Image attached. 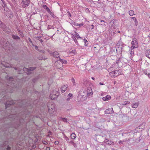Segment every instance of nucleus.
<instances>
[{
    "mask_svg": "<svg viewBox=\"0 0 150 150\" xmlns=\"http://www.w3.org/2000/svg\"><path fill=\"white\" fill-rule=\"evenodd\" d=\"M120 70H115L114 71H112V72H113V74H114V76L115 77H116L118 75H119V72L120 71Z\"/></svg>",
    "mask_w": 150,
    "mask_h": 150,
    "instance_id": "nucleus-20",
    "label": "nucleus"
},
{
    "mask_svg": "<svg viewBox=\"0 0 150 150\" xmlns=\"http://www.w3.org/2000/svg\"><path fill=\"white\" fill-rule=\"evenodd\" d=\"M1 0L2 1L3 4L4 5V6H3L4 7H4H5V5L6 4L5 2V1H4L3 0Z\"/></svg>",
    "mask_w": 150,
    "mask_h": 150,
    "instance_id": "nucleus-39",
    "label": "nucleus"
},
{
    "mask_svg": "<svg viewBox=\"0 0 150 150\" xmlns=\"http://www.w3.org/2000/svg\"><path fill=\"white\" fill-rule=\"evenodd\" d=\"M23 71L27 73V74H30L31 72L30 71H29V69L26 68H23Z\"/></svg>",
    "mask_w": 150,
    "mask_h": 150,
    "instance_id": "nucleus-19",
    "label": "nucleus"
},
{
    "mask_svg": "<svg viewBox=\"0 0 150 150\" xmlns=\"http://www.w3.org/2000/svg\"><path fill=\"white\" fill-rule=\"evenodd\" d=\"M147 76L149 78H150V73L148 74Z\"/></svg>",
    "mask_w": 150,
    "mask_h": 150,
    "instance_id": "nucleus-59",
    "label": "nucleus"
},
{
    "mask_svg": "<svg viewBox=\"0 0 150 150\" xmlns=\"http://www.w3.org/2000/svg\"><path fill=\"white\" fill-rule=\"evenodd\" d=\"M113 112V111L112 108H109L106 110L105 112V114H110V113H112Z\"/></svg>",
    "mask_w": 150,
    "mask_h": 150,
    "instance_id": "nucleus-11",
    "label": "nucleus"
},
{
    "mask_svg": "<svg viewBox=\"0 0 150 150\" xmlns=\"http://www.w3.org/2000/svg\"><path fill=\"white\" fill-rule=\"evenodd\" d=\"M54 26H50V25H48V28H47V29H50L51 28H52L53 29H54Z\"/></svg>",
    "mask_w": 150,
    "mask_h": 150,
    "instance_id": "nucleus-33",
    "label": "nucleus"
},
{
    "mask_svg": "<svg viewBox=\"0 0 150 150\" xmlns=\"http://www.w3.org/2000/svg\"><path fill=\"white\" fill-rule=\"evenodd\" d=\"M109 33H110V35H111V37L113 36L115 33L114 32V31L112 32V31H109Z\"/></svg>",
    "mask_w": 150,
    "mask_h": 150,
    "instance_id": "nucleus-29",
    "label": "nucleus"
},
{
    "mask_svg": "<svg viewBox=\"0 0 150 150\" xmlns=\"http://www.w3.org/2000/svg\"><path fill=\"white\" fill-rule=\"evenodd\" d=\"M67 13H68V15H67L69 17H71V15L70 14V12H69V11H68V12H67Z\"/></svg>",
    "mask_w": 150,
    "mask_h": 150,
    "instance_id": "nucleus-44",
    "label": "nucleus"
},
{
    "mask_svg": "<svg viewBox=\"0 0 150 150\" xmlns=\"http://www.w3.org/2000/svg\"><path fill=\"white\" fill-rule=\"evenodd\" d=\"M46 150H50V147H47L46 148Z\"/></svg>",
    "mask_w": 150,
    "mask_h": 150,
    "instance_id": "nucleus-55",
    "label": "nucleus"
},
{
    "mask_svg": "<svg viewBox=\"0 0 150 150\" xmlns=\"http://www.w3.org/2000/svg\"><path fill=\"white\" fill-rule=\"evenodd\" d=\"M68 143H70L72 144V145L74 146V147H76V143L74 142L72 140H70V141H68Z\"/></svg>",
    "mask_w": 150,
    "mask_h": 150,
    "instance_id": "nucleus-27",
    "label": "nucleus"
},
{
    "mask_svg": "<svg viewBox=\"0 0 150 150\" xmlns=\"http://www.w3.org/2000/svg\"><path fill=\"white\" fill-rule=\"evenodd\" d=\"M76 137V135L74 133H72L71 135V138L73 139H75Z\"/></svg>",
    "mask_w": 150,
    "mask_h": 150,
    "instance_id": "nucleus-25",
    "label": "nucleus"
},
{
    "mask_svg": "<svg viewBox=\"0 0 150 150\" xmlns=\"http://www.w3.org/2000/svg\"><path fill=\"white\" fill-rule=\"evenodd\" d=\"M11 150V147L9 146H7V147L6 148V150Z\"/></svg>",
    "mask_w": 150,
    "mask_h": 150,
    "instance_id": "nucleus-47",
    "label": "nucleus"
},
{
    "mask_svg": "<svg viewBox=\"0 0 150 150\" xmlns=\"http://www.w3.org/2000/svg\"><path fill=\"white\" fill-rule=\"evenodd\" d=\"M129 101H126L124 102L122 104L123 105H126L127 104H129Z\"/></svg>",
    "mask_w": 150,
    "mask_h": 150,
    "instance_id": "nucleus-36",
    "label": "nucleus"
},
{
    "mask_svg": "<svg viewBox=\"0 0 150 150\" xmlns=\"http://www.w3.org/2000/svg\"><path fill=\"white\" fill-rule=\"evenodd\" d=\"M17 103V105H14V107L16 106L20 108H24V109L25 111H22L20 113L17 117H16V115H11L9 116V117L11 120H16L17 124L18 127L19 126L20 124H21L22 122L24 121V119L28 116V115H29V112H28V110H27V107L29 104H28L27 102H26V100H23L20 101L19 102L14 101L11 100V99H9L7 100L5 103V107L6 108L10 107V106L16 103Z\"/></svg>",
    "mask_w": 150,
    "mask_h": 150,
    "instance_id": "nucleus-1",
    "label": "nucleus"
},
{
    "mask_svg": "<svg viewBox=\"0 0 150 150\" xmlns=\"http://www.w3.org/2000/svg\"><path fill=\"white\" fill-rule=\"evenodd\" d=\"M84 43H85V46H87L88 45V42L87 40L85 39H84Z\"/></svg>",
    "mask_w": 150,
    "mask_h": 150,
    "instance_id": "nucleus-30",
    "label": "nucleus"
},
{
    "mask_svg": "<svg viewBox=\"0 0 150 150\" xmlns=\"http://www.w3.org/2000/svg\"><path fill=\"white\" fill-rule=\"evenodd\" d=\"M70 52H73V53H74V52H75V51L74 50H70Z\"/></svg>",
    "mask_w": 150,
    "mask_h": 150,
    "instance_id": "nucleus-54",
    "label": "nucleus"
},
{
    "mask_svg": "<svg viewBox=\"0 0 150 150\" xmlns=\"http://www.w3.org/2000/svg\"><path fill=\"white\" fill-rule=\"evenodd\" d=\"M99 84L100 85H105V84L104 83H102L101 82H100L99 83Z\"/></svg>",
    "mask_w": 150,
    "mask_h": 150,
    "instance_id": "nucleus-56",
    "label": "nucleus"
},
{
    "mask_svg": "<svg viewBox=\"0 0 150 150\" xmlns=\"http://www.w3.org/2000/svg\"><path fill=\"white\" fill-rule=\"evenodd\" d=\"M38 59L40 60H42V59H43V60H45V59H45V58L44 57H40V56H39L38 57Z\"/></svg>",
    "mask_w": 150,
    "mask_h": 150,
    "instance_id": "nucleus-35",
    "label": "nucleus"
},
{
    "mask_svg": "<svg viewBox=\"0 0 150 150\" xmlns=\"http://www.w3.org/2000/svg\"><path fill=\"white\" fill-rule=\"evenodd\" d=\"M145 56L148 58H150V49H147L145 52Z\"/></svg>",
    "mask_w": 150,
    "mask_h": 150,
    "instance_id": "nucleus-18",
    "label": "nucleus"
},
{
    "mask_svg": "<svg viewBox=\"0 0 150 150\" xmlns=\"http://www.w3.org/2000/svg\"><path fill=\"white\" fill-rule=\"evenodd\" d=\"M131 18L133 20V21H134V22L136 23V22L137 23V20L136 18L134 17H132Z\"/></svg>",
    "mask_w": 150,
    "mask_h": 150,
    "instance_id": "nucleus-37",
    "label": "nucleus"
},
{
    "mask_svg": "<svg viewBox=\"0 0 150 150\" xmlns=\"http://www.w3.org/2000/svg\"><path fill=\"white\" fill-rule=\"evenodd\" d=\"M28 40H29V42H31V43H32V40H31V39H30V38H28Z\"/></svg>",
    "mask_w": 150,
    "mask_h": 150,
    "instance_id": "nucleus-57",
    "label": "nucleus"
},
{
    "mask_svg": "<svg viewBox=\"0 0 150 150\" xmlns=\"http://www.w3.org/2000/svg\"><path fill=\"white\" fill-rule=\"evenodd\" d=\"M50 56H53L54 57L58 58L59 57V55L58 52L57 51L53 52L52 51L50 52Z\"/></svg>",
    "mask_w": 150,
    "mask_h": 150,
    "instance_id": "nucleus-8",
    "label": "nucleus"
},
{
    "mask_svg": "<svg viewBox=\"0 0 150 150\" xmlns=\"http://www.w3.org/2000/svg\"><path fill=\"white\" fill-rule=\"evenodd\" d=\"M17 30L18 31V32H21V30L18 29V28H17Z\"/></svg>",
    "mask_w": 150,
    "mask_h": 150,
    "instance_id": "nucleus-60",
    "label": "nucleus"
},
{
    "mask_svg": "<svg viewBox=\"0 0 150 150\" xmlns=\"http://www.w3.org/2000/svg\"><path fill=\"white\" fill-rule=\"evenodd\" d=\"M47 107L48 109V112L51 116H55L56 115V108L55 105L53 103L48 104Z\"/></svg>",
    "mask_w": 150,
    "mask_h": 150,
    "instance_id": "nucleus-3",
    "label": "nucleus"
},
{
    "mask_svg": "<svg viewBox=\"0 0 150 150\" xmlns=\"http://www.w3.org/2000/svg\"><path fill=\"white\" fill-rule=\"evenodd\" d=\"M0 27L6 33H9L11 31V30L9 28L7 27L6 25L0 21Z\"/></svg>",
    "mask_w": 150,
    "mask_h": 150,
    "instance_id": "nucleus-5",
    "label": "nucleus"
},
{
    "mask_svg": "<svg viewBox=\"0 0 150 150\" xmlns=\"http://www.w3.org/2000/svg\"><path fill=\"white\" fill-rule=\"evenodd\" d=\"M35 48L36 50H38V47L37 46H35Z\"/></svg>",
    "mask_w": 150,
    "mask_h": 150,
    "instance_id": "nucleus-58",
    "label": "nucleus"
},
{
    "mask_svg": "<svg viewBox=\"0 0 150 150\" xmlns=\"http://www.w3.org/2000/svg\"><path fill=\"white\" fill-rule=\"evenodd\" d=\"M60 119H61L60 120H62L64 122H67V120L66 118L61 117Z\"/></svg>",
    "mask_w": 150,
    "mask_h": 150,
    "instance_id": "nucleus-28",
    "label": "nucleus"
},
{
    "mask_svg": "<svg viewBox=\"0 0 150 150\" xmlns=\"http://www.w3.org/2000/svg\"><path fill=\"white\" fill-rule=\"evenodd\" d=\"M132 46L131 48H137L138 47V43L137 40L135 38H134L131 42Z\"/></svg>",
    "mask_w": 150,
    "mask_h": 150,
    "instance_id": "nucleus-7",
    "label": "nucleus"
},
{
    "mask_svg": "<svg viewBox=\"0 0 150 150\" xmlns=\"http://www.w3.org/2000/svg\"><path fill=\"white\" fill-rule=\"evenodd\" d=\"M83 25V24L82 23H81L79 24H78V26H79L80 27L82 26Z\"/></svg>",
    "mask_w": 150,
    "mask_h": 150,
    "instance_id": "nucleus-49",
    "label": "nucleus"
},
{
    "mask_svg": "<svg viewBox=\"0 0 150 150\" xmlns=\"http://www.w3.org/2000/svg\"><path fill=\"white\" fill-rule=\"evenodd\" d=\"M68 97H70V98H71V97L72 98V94L71 93H69L68 96Z\"/></svg>",
    "mask_w": 150,
    "mask_h": 150,
    "instance_id": "nucleus-43",
    "label": "nucleus"
},
{
    "mask_svg": "<svg viewBox=\"0 0 150 150\" xmlns=\"http://www.w3.org/2000/svg\"><path fill=\"white\" fill-rule=\"evenodd\" d=\"M94 26L93 25H90L88 27V28L87 30L89 31H91L92 29H93L94 28Z\"/></svg>",
    "mask_w": 150,
    "mask_h": 150,
    "instance_id": "nucleus-24",
    "label": "nucleus"
},
{
    "mask_svg": "<svg viewBox=\"0 0 150 150\" xmlns=\"http://www.w3.org/2000/svg\"><path fill=\"white\" fill-rule=\"evenodd\" d=\"M61 61V65H60V66L61 67H60V68H61V69L62 70L63 69V68H62V67H63V64H66L67 63V61L65 60H64V59H61V60H60Z\"/></svg>",
    "mask_w": 150,
    "mask_h": 150,
    "instance_id": "nucleus-12",
    "label": "nucleus"
},
{
    "mask_svg": "<svg viewBox=\"0 0 150 150\" xmlns=\"http://www.w3.org/2000/svg\"><path fill=\"white\" fill-rule=\"evenodd\" d=\"M42 142L45 145H47V142L45 141H43Z\"/></svg>",
    "mask_w": 150,
    "mask_h": 150,
    "instance_id": "nucleus-46",
    "label": "nucleus"
},
{
    "mask_svg": "<svg viewBox=\"0 0 150 150\" xmlns=\"http://www.w3.org/2000/svg\"><path fill=\"white\" fill-rule=\"evenodd\" d=\"M129 13L130 16H132L134 14V12L132 10H130L129 12Z\"/></svg>",
    "mask_w": 150,
    "mask_h": 150,
    "instance_id": "nucleus-26",
    "label": "nucleus"
},
{
    "mask_svg": "<svg viewBox=\"0 0 150 150\" xmlns=\"http://www.w3.org/2000/svg\"><path fill=\"white\" fill-rule=\"evenodd\" d=\"M8 143V142L5 141V142L4 144V146H6Z\"/></svg>",
    "mask_w": 150,
    "mask_h": 150,
    "instance_id": "nucleus-51",
    "label": "nucleus"
},
{
    "mask_svg": "<svg viewBox=\"0 0 150 150\" xmlns=\"http://www.w3.org/2000/svg\"><path fill=\"white\" fill-rule=\"evenodd\" d=\"M7 83L6 86L5 91L12 93L15 90V85L14 84L13 79L11 77H10L8 79H6Z\"/></svg>",
    "mask_w": 150,
    "mask_h": 150,
    "instance_id": "nucleus-2",
    "label": "nucleus"
},
{
    "mask_svg": "<svg viewBox=\"0 0 150 150\" xmlns=\"http://www.w3.org/2000/svg\"><path fill=\"white\" fill-rule=\"evenodd\" d=\"M139 105V104L137 103H134L132 104V107L133 108H136Z\"/></svg>",
    "mask_w": 150,
    "mask_h": 150,
    "instance_id": "nucleus-22",
    "label": "nucleus"
},
{
    "mask_svg": "<svg viewBox=\"0 0 150 150\" xmlns=\"http://www.w3.org/2000/svg\"><path fill=\"white\" fill-rule=\"evenodd\" d=\"M42 7L47 11L52 16L53 14L51 11L50 9L46 5H42Z\"/></svg>",
    "mask_w": 150,
    "mask_h": 150,
    "instance_id": "nucleus-9",
    "label": "nucleus"
},
{
    "mask_svg": "<svg viewBox=\"0 0 150 150\" xmlns=\"http://www.w3.org/2000/svg\"><path fill=\"white\" fill-rule=\"evenodd\" d=\"M127 141V139H125V141Z\"/></svg>",
    "mask_w": 150,
    "mask_h": 150,
    "instance_id": "nucleus-64",
    "label": "nucleus"
},
{
    "mask_svg": "<svg viewBox=\"0 0 150 150\" xmlns=\"http://www.w3.org/2000/svg\"><path fill=\"white\" fill-rule=\"evenodd\" d=\"M70 97H68V98H67L66 100L67 101H69V100H70Z\"/></svg>",
    "mask_w": 150,
    "mask_h": 150,
    "instance_id": "nucleus-53",
    "label": "nucleus"
},
{
    "mask_svg": "<svg viewBox=\"0 0 150 150\" xmlns=\"http://www.w3.org/2000/svg\"><path fill=\"white\" fill-rule=\"evenodd\" d=\"M146 123L145 122H143L142 124L140 125L138 127L136 128L137 129H144L145 128Z\"/></svg>",
    "mask_w": 150,
    "mask_h": 150,
    "instance_id": "nucleus-13",
    "label": "nucleus"
},
{
    "mask_svg": "<svg viewBox=\"0 0 150 150\" xmlns=\"http://www.w3.org/2000/svg\"><path fill=\"white\" fill-rule=\"evenodd\" d=\"M72 24L73 25V27H74V26H78V23L75 22H73L72 23Z\"/></svg>",
    "mask_w": 150,
    "mask_h": 150,
    "instance_id": "nucleus-32",
    "label": "nucleus"
},
{
    "mask_svg": "<svg viewBox=\"0 0 150 150\" xmlns=\"http://www.w3.org/2000/svg\"><path fill=\"white\" fill-rule=\"evenodd\" d=\"M65 139L68 142V141H70V140H72L70 139H69L67 137V136H65Z\"/></svg>",
    "mask_w": 150,
    "mask_h": 150,
    "instance_id": "nucleus-34",
    "label": "nucleus"
},
{
    "mask_svg": "<svg viewBox=\"0 0 150 150\" xmlns=\"http://www.w3.org/2000/svg\"><path fill=\"white\" fill-rule=\"evenodd\" d=\"M7 44V42L6 40L3 39L1 40V44L2 45V46L4 47H5L6 46V44Z\"/></svg>",
    "mask_w": 150,
    "mask_h": 150,
    "instance_id": "nucleus-16",
    "label": "nucleus"
},
{
    "mask_svg": "<svg viewBox=\"0 0 150 150\" xmlns=\"http://www.w3.org/2000/svg\"><path fill=\"white\" fill-rule=\"evenodd\" d=\"M134 48H131V47H130V49L131 50H130V54L131 55V56H130V58H132V54L133 55L134 54Z\"/></svg>",
    "mask_w": 150,
    "mask_h": 150,
    "instance_id": "nucleus-23",
    "label": "nucleus"
},
{
    "mask_svg": "<svg viewBox=\"0 0 150 150\" xmlns=\"http://www.w3.org/2000/svg\"><path fill=\"white\" fill-rule=\"evenodd\" d=\"M14 69L16 70H18V68H16V67H14Z\"/></svg>",
    "mask_w": 150,
    "mask_h": 150,
    "instance_id": "nucleus-62",
    "label": "nucleus"
},
{
    "mask_svg": "<svg viewBox=\"0 0 150 150\" xmlns=\"http://www.w3.org/2000/svg\"><path fill=\"white\" fill-rule=\"evenodd\" d=\"M61 59L60 57H59V59L57 60L55 62V63L56 64L57 66V67H58L60 69V67H61L59 65H58V64H59L61 65V61L60 60Z\"/></svg>",
    "mask_w": 150,
    "mask_h": 150,
    "instance_id": "nucleus-17",
    "label": "nucleus"
},
{
    "mask_svg": "<svg viewBox=\"0 0 150 150\" xmlns=\"http://www.w3.org/2000/svg\"><path fill=\"white\" fill-rule=\"evenodd\" d=\"M38 40L40 41V42H43V40H42L41 38V37H38Z\"/></svg>",
    "mask_w": 150,
    "mask_h": 150,
    "instance_id": "nucleus-42",
    "label": "nucleus"
},
{
    "mask_svg": "<svg viewBox=\"0 0 150 150\" xmlns=\"http://www.w3.org/2000/svg\"><path fill=\"white\" fill-rule=\"evenodd\" d=\"M104 142L105 143H106V144H109V143L108 142V141L107 139H106L105 140Z\"/></svg>",
    "mask_w": 150,
    "mask_h": 150,
    "instance_id": "nucleus-41",
    "label": "nucleus"
},
{
    "mask_svg": "<svg viewBox=\"0 0 150 150\" xmlns=\"http://www.w3.org/2000/svg\"><path fill=\"white\" fill-rule=\"evenodd\" d=\"M59 95V90H53L50 94V97L52 99L54 100L57 98Z\"/></svg>",
    "mask_w": 150,
    "mask_h": 150,
    "instance_id": "nucleus-6",
    "label": "nucleus"
},
{
    "mask_svg": "<svg viewBox=\"0 0 150 150\" xmlns=\"http://www.w3.org/2000/svg\"><path fill=\"white\" fill-rule=\"evenodd\" d=\"M68 88V85L65 84L62 86L61 88V91L62 93H64L67 90Z\"/></svg>",
    "mask_w": 150,
    "mask_h": 150,
    "instance_id": "nucleus-10",
    "label": "nucleus"
},
{
    "mask_svg": "<svg viewBox=\"0 0 150 150\" xmlns=\"http://www.w3.org/2000/svg\"><path fill=\"white\" fill-rule=\"evenodd\" d=\"M100 23L101 24V25H102L103 23H105V22L102 20H100Z\"/></svg>",
    "mask_w": 150,
    "mask_h": 150,
    "instance_id": "nucleus-48",
    "label": "nucleus"
},
{
    "mask_svg": "<svg viewBox=\"0 0 150 150\" xmlns=\"http://www.w3.org/2000/svg\"><path fill=\"white\" fill-rule=\"evenodd\" d=\"M72 82L73 83V85H75V80L74 78H73L72 80Z\"/></svg>",
    "mask_w": 150,
    "mask_h": 150,
    "instance_id": "nucleus-40",
    "label": "nucleus"
},
{
    "mask_svg": "<svg viewBox=\"0 0 150 150\" xmlns=\"http://www.w3.org/2000/svg\"><path fill=\"white\" fill-rule=\"evenodd\" d=\"M36 68V67H30L29 69V71H33V70H34V69H35Z\"/></svg>",
    "mask_w": 150,
    "mask_h": 150,
    "instance_id": "nucleus-31",
    "label": "nucleus"
},
{
    "mask_svg": "<svg viewBox=\"0 0 150 150\" xmlns=\"http://www.w3.org/2000/svg\"><path fill=\"white\" fill-rule=\"evenodd\" d=\"M3 13L8 17L12 18L13 17V13L7 7H4Z\"/></svg>",
    "mask_w": 150,
    "mask_h": 150,
    "instance_id": "nucleus-4",
    "label": "nucleus"
},
{
    "mask_svg": "<svg viewBox=\"0 0 150 150\" xmlns=\"http://www.w3.org/2000/svg\"><path fill=\"white\" fill-rule=\"evenodd\" d=\"M59 142L58 141H55L54 142L55 144L56 145H58L59 144Z\"/></svg>",
    "mask_w": 150,
    "mask_h": 150,
    "instance_id": "nucleus-45",
    "label": "nucleus"
},
{
    "mask_svg": "<svg viewBox=\"0 0 150 150\" xmlns=\"http://www.w3.org/2000/svg\"><path fill=\"white\" fill-rule=\"evenodd\" d=\"M144 73L146 74L147 75V71L146 70H144Z\"/></svg>",
    "mask_w": 150,
    "mask_h": 150,
    "instance_id": "nucleus-50",
    "label": "nucleus"
},
{
    "mask_svg": "<svg viewBox=\"0 0 150 150\" xmlns=\"http://www.w3.org/2000/svg\"><path fill=\"white\" fill-rule=\"evenodd\" d=\"M75 36L77 38H81L79 36L78 33H76L75 34Z\"/></svg>",
    "mask_w": 150,
    "mask_h": 150,
    "instance_id": "nucleus-38",
    "label": "nucleus"
},
{
    "mask_svg": "<svg viewBox=\"0 0 150 150\" xmlns=\"http://www.w3.org/2000/svg\"><path fill=\"white\" fill-rule=\"evenodd\" d=\"M111 98L110 96L109 95H107L105 97H104L102 98L103 100L105 101L110 100Z\"/></svg>",
    "mask_w": 150,
    "mask_h": 150,
    "instance_id": "nucleus-15",
    "label": "nucleus"
},
{
    "mask_svg": "<svg viewBox=\"0 0 150 150\" xmlns=\"http://www.w3.org/2000/svg\"><path fill=\"white\" fill-rule=\"evenodd\" d=\"M87 91L88 96H91L93 94L92 90L91 88L88 87L87 89Z\"/></svg>",
    "mask_w": 150,
    "mask_h": 150,
    "instance_id": "nucleus-14",
    "label": "nucleus"
},
{
    "mask_svg": "<svg viewBox=\"0 0 150 150\" xmlns=\"http://www.w3.org/2000/svg\"><path fill=\"white\" fill-rule=\"evenodd\" d=\"M91 79H93V80H95V78H94V77H91Z\"/></svg>",
    "mask_w": 150,
    "mask_h": 150,
    "instance_id": "nucleus-61",
    "label": "nucleus"
},
{
    "mask_svg": "<svg viewBox=\"0 0 150 150\" xmlns=\"http://www.w3.org/2000/svg\"><path fill=\"white\" fill-rule=\"evenodd\" d=\"M74 41H75V42H76H76L77 41V40H76V38H75V39H74Z\"/></svg>",
    "mask_w": 150,
    "mask_h": 150,
    "instance_id": "nucleus-63",
    "label": "nucleus"
},
{
    "mask_svg": "<svg viewBox=\"0 0 150 150\" xmlns=\"http://www.w3.org/2000/svg\"><path fill=\"white\" fill-rule=\"evenodd\" d=\"M36 80V79L35 78H34L32 80V81L34 83L35 82Z\"/></svg>",
    "mask_w": 150,
    "mask_h": 150,
    "instance_id": "nucleus-52",
    "label": "nucleus"
},
{
    "mask_svg": "<svg viewBox=\"0 0 150 150\" xmlns=\"http://www.w3.org/2000/svg\"><path fill=\"white\" fill-rule=\"evenodd\" d=\"M12 37L13 39L17 40H20V38L17 35H12Z\"/></svg>",
    "mask_w": 150,
    "mask_h": 150,
    "instance_id": "nucleus-21",
    "label": "nucleus"
}]
</instances>
